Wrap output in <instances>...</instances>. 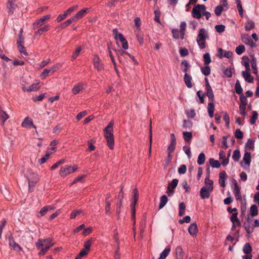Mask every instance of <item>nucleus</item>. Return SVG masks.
<instances>
[{
  "label": "nucleus",
  "instance_id": "c85d7f7f",
  "mask_svg": "<svg viewBox=\"0 0 259 259\" xmlns=\"http://www.w3.org/2000/svg\"><path fill=\"white\" fill-rule=\"evenodd\" d=\"M176 254L178 259H182L184 252L183 248L181 246H177L176 248Z\"/></svg>",
  "mask_w": 259,
  "mask_h": 259
},
{
  "label": "nucleus",
  "instance_id": "37998d69",
  "mask_svg": "<svg viewBox=\"0 0 259 259\" xmlns=\"http://www.w3.org/2000/svg\"><path fill=\"white\" fill-rule=\"evenodd\" d=\"M204 65H208L210 63L211 60L210 54L208 53H206L203 55Z\"/></svg>",
  "mask_w": 259,
  "mask_h": 259
},
{
  "label": "nucleus",
  "instance_id": "6ab92c4d",
  "mask_svg": "<svg viewBox=\"0 0 259 259\" xmlns=\"http://www.w3.org/2000/svg\"><path fill=\"white\" fill-rule=\"evenodd\" d=\"M184 82L188 88H191L192 87V78L191 75L188 73H185L184 77Z\"/></svg>",
  "mask_w": 259,
  "mask_h": 259
},
{
  "label": "nucleus",
  "instance_id": "bf43d9fd",
  "mask_svg": "<svg viewBox=\"0 0 259 259\" xmlns=\"http://www.w3.org/2000/svg\"><path fill=\"white\" fill-rule=\"evenodd\" d=\"M183 150L188 158H190L191 157V153L190 147L188 146H184L183 147Z\"/></svg>",
  "mask_w": 259,
  "mask_h": 259
},
{
  "label": "nucleus",
  "instance_id": "a18cd8bd",
  "mask_svg": "<svg viewBox=\"0 0 259 259\" xmlns=\"http://www.w3.org/2000/svg\"><path fill=\"white\" fill-rule=\"evenodd\" d=\"M134 23L135 27H136V29L135 31H140L141 30L140 26L141 25V19L139 17L135 18L134 20Z\"/></svg>",
  "mask_w": 259,
  "mask_h": 259
},
{
  "label": "nucleus",
  "instance_id": "f704fd0d",
  "mask_svg": "<svg viewBox=\"0 0 259 259\" xmlns=\"http://www.w3.org/2000/svg\"><path fill=\"white\" fill-rule=\"evenodd\" d=\"M204 183H205V186H204V187H206L209 188V189H211L213 190V182L212 180H211L209 179L208 177H207L205 178Z\"/></svg>",
  "mask_w": 259,
  "mask_h": 259
},
{
  "label": "nucleus",
  "instance_id": "5701e85b",
  "mask_svg": "<svg viewBox=\"0 0 259 259\" xmlns=\"http://www.w3.org/2000/svg\"><path fill=\"white\" fill-rule=\"evenodd\" d=\"M136 37L137 40L140 45H143L144 44V34L141 32V30L135 31Z\"/></svg>",
  "mask_w": 259,
  "mask_h": 259
},
{
  "label": "nucleus",
  "instance_id": "f03ea898",
  "mask_svg": "<svg viewBox=\"0 0 259 259\" xmlns=\"http://www.w3.org/2000/svg\"><path fill=\"white\" fill-rule=\"evenodd\" d=\"M54 244L53 239L50 237L46 239H39L35 243V246L37 248H47L48 250L53 246Z\"/></svg>",
  "mask_w": 259,
  "mask_h": 259
},
{
  "label": "nucleus",
  "instance_id": "aec40b11",
  "mask_svg": "<svg viewBox=\"0 0 259 259\" xmlns=\"http://www.w3.org/2000/svg\"><path fill=\"white\" fill-rule=\"evenodd\" d=\"M186 29V22L184 21L181 22L180 23V38L181 39H184Z\"/></svg>",
  "mask_w": 259,
  "mask_h": 259
},
{
  "label": "nucleus",
  "instance_id": "b1692460",
  "mask_svg": "<svg viewBox=\"0 0 259 259\" xmlns=\"http://www.w3.org/2000/svg\"><path fill=\"white\" fill-rule=\"evenodd\" d=\"M251 67L253 70V73L254 74L257 75L258 70H257V65H256V59L253 55L251 56Z\"/></svg>",
  "mask_w": 259,
  "mask_h": 259
},
{
  "label": "nucleus",
  "instance_id": "680f3d73",
  "mask_svg": "<svg viewBox=\"0 0 259 259\" xmlns=\"http://www.w3.org/2000/svg\"><path fill=\"white\" fill-rule=\"evenodd\" d=\"M9 118L8 114H0V124L3 125L5 121Z\"/></svg>",
  "mask_w": 259,
  "mask_h": 259
},
{
  "label": "nucleus",
  "instance_id": "2eb2a0df",
  "mask_svg": "<svg viewBox=\"0 0 259 259\" xmlns=\"http://www.w3.org/2000/svg\"><path fill=\"white\" fill-rule=\"evenodd\" d=\"M85 84L82 82H79L73 87L72 89V92L73 94L76 95L80 91L84 89Z\"/></svg>",
  "mask_w": 259,
  "mask_h": 259
},
{
  "label": "nucleus",
  "instance_id": "f8f14e48",
  "mask_svg": "<svg viewBox=\"0 0 259 259\" xmlns=\"http://www.w3.org/2000/svg\"><path fill=\"white\" fill-rule=\"evenodd\" d=\"M242 75L246 82L248 83H252L253 82V77L251 75L250 69L243 71L242 72Z\"/></svg>",
  "mask_w": 259,
  "mask_h": 259
},
{
  "label": "nucleus",
  "instance_id": "7c9ffc66",
  "mask_svg": "<svg viewBox=\"0 0 259 259\" xmlns=\"http://www.w3.org/2000/svg\"><path fill=\"white\" fill-rule=\"evenodd\" d=\"M209 162L210 166L213 168H219L221 166V163L218 160H215L213 158H210Z\"/></svg>",
  "mask_w": 259,
  "mask_h": 259
},
{
  "label": "nucleus",
  "instance_id": "dca6fc26",
  "mask_svg": "<svg viewBox=\"0 0 259 259\" xmlns=\"http://www.w3.org/2000/svg\"><path fill=\"white\" fill-rule=\"evenodd\" d=\"M219 55L218 57L220 58L224 57L227 58H230L232 56V53L229 51H224L221 48H219L218 50Z\"/></svg>",
  "mask_w": 259,
  "mask_h": 259
},
{
  "label": "nucleus",
  "instance_id": "8fccbe9b",
  "mask_svg": "<svg viewBox=\"0 0 259 259\" xmlns=\"http://www.w3.org/2000/svg\"><path fill=\"white\" fill-rule=\"evenodd\" d=\"M252 247L249 243H246L243 248V251L245 253L248 254L251 252Z\"/></svg>",
  "mask_w": 259,
  "mask_h": 259
},
{
  "label": "nucleus",
  "instance_id": "13d9d810",
  "mask_svg": "<svg viewBox=\"0 0 259 259\" xmlns=\"http://www.w3.org/2000/svg\"><path fill=\"white\" fill-rule=\"evenodd\" d=\"M228 138V136H223L222 137V146H221L222 147L225 148V149H227L229 147V146L227 144V139Z\"/></svg>",
  "mask_w": 259,
  "mask_h": 259
},
{
  "label": "nucleus",
  "instance_id": "39448f33",
  "mask_svg": "<svg viewBox=\"0 0 259 259\" xmlns=\"http://www.w3.org/2000/svg\"><path fill=\"white\" fill-rule=\"evenodd\" d=\"M93 63L94 67L98 71H101L104 68V65L101 62V60L99 56L97 55H94Z\"/></svg>",
  "mask_w": 259,
  "mask_h": 259
},
{
  "label": "nucleus",
  "instance_id": "9b49d317",
  "mask_svg": "<svg viewBox=\"0 0 259 259\" xmlns=\"http://www.w3.org/2000/svg\"><path fill=\"white\" fill-rule=\"evenodd\" d=\"M213 190L206 187H203L201 188L200 191V195L202 199H207L210 196V193Z\"/></svg>",
  "mask_w": 259,
  "mask_h": 259
},
{
  "label": "nucleus",
  "instance_id": "412c9836",
  "mask_svg": "<svg viewBox=\"0 0 259 259\" xmlns=\"http://www.w3.org/2000/svg\"><path fill=\"white\" fill-rule=\"evenodd\" d=\"M206 95L208 97L209 99L212 101L213 102L214 101V95L212 91V90L210 85V84H206Z\"/></svg>",
  "mask_w": 259,
  "mask_h": 259
},
{
  "label": "nucleus",
  "instance_id": "69168bd1",
  "mask_svg": "<svg viewBox=\"0 0 259 259\" xmlns=\"http://www.w3.org/2000/svg\"><path fill=\"white\" fill-rule=\"evenodd\" d=\"M178 184V180L176 179H173L170 183L168 184V186H170L171 189L175 190Z\"/></svg>",
  "mask_w": 259,
  "mask_h": 259
},
{
  "label": "nucleus",
  "instance_id": "de8ad7c7",
  "mask_svg": "<svg viewBox=\"0 0 259 259\" xmlns=\"http://www.w3.org/2000/svg\"><path fill=\"white\" fill-rule=\"evenodd\" d=\"M235 91L236 93L238 94H242V89L241 88V86L240 85V83L239 81V80H237L236 83H235Z\"/></svg>",
  "mask_w": 259,
  "mask_h": 259
},
{
  "label": "nucleus",
  "instance_id": "e433bc0d",
  "mask_svg": "<svg viewBox=\"0 0 259 259\" xmlns=\"http://www.w3.org/2000/svg\"><path fill=\"white\" fill-rule=\"evenodd\" d=\"M179 215L180 217H182L184 214L185 211L186 209V205L184 202H181L179 204Z\"/></svg>",
  "mask_w": 259,
  "mask_h": 259
},
{
  "label": "nucleus",
  "instance_id": "c756f323",
  "mask_svg": "<svg viewBox=\"0 0 259 259\" xmlns=\"http://www.w3.org/2000/svg\"><path fill=\"white\" fill-rule=\"evenodd\" d=\"M170 251V247H167L164 250L160 253L159 259H165L169 254Z\"/></svg>",
  "mask_w": 259,
  "mask_h": 259
},
{
  "label": "nucleus",
  "instance_id": "a878e982",
  "mask_svg": "<svg viewBox=\"0 0 259 259\" xmlns=\"http://www.w3.org/2000/svg\"><path fill=\"white\" fill-rule=\"evenodd\" d=\"M241 64L245 67V70L250 69L249 65V59L247 56H243L242 58Z\"/></svg>",
  "mask_w": 259,
  "mask_h": 259
},
{
  "label": "nucleus",
  "instance_id": "4468645a",
  "mask_svg": "<svg viewBox=\"0 0 259 259\" xmlns=\"http://www.w3.org/2000/svg\"><path fill=\"white\" fill-rule=\"evenodd\" d=\"M17 0H8V8L9 15H12L16 9L17 7Z\"/></svg>",
  "mask_w": 259,
  "mask_h": 259
},
{
  "label": "nucleus",
  "instance_id": "ddd939ff",
  "mask_svg": "<svg viewBox=\"0 0 259 259\" xmlns=\"http://www.w3.org/2000/svg\"><path fill=\"white\" fill-rule=\"evenodd\" d=\"M8 242L10 246L12 247L15 251L19 252L22 250V248L15 241L13 237L11 236L9 237Z\"/></svg>",
  "mask_w": 259,
  "mask_h": 259
},
{
  "label": "nucleus",
  "instance_id": "4d7b16f0",
  "mask_svg": "<svg viewBox=\"0 0 259 259\" xmlns=\"http://www.w3.org/2000/svg\"><path fill=\"white\" fill-rule=\"evenodd\" d=\"M88 251L83 248L81 250L78 255L76 257L75 259H81L82 257L88 254Z\"/></svg>",
  "mask_w": 259,
  "mask_h": 259
},
{
  "label": "nucleus",
  "instance_id": "f3484780",
  "mask_svg": "<svg viewBox=\"0 0 259 259\" xmlns=\"http://www.w3.org/2000/svg\"><path fill=\"white\" fill-rule=\"evenodd\" d=\"M227 176L225 171H222L219 174V183L221 187H225V180L227 179Z\"/></svg>",
  "mask_w": 259,
  "mask_h": 259
},
{
  "label": "nucleus",
  "instance_id": "cd10ccee",
  "mask_svg": "<svg viewBox=\"0 0 259 259\" xmlns=\"http://www.w3.org/2000/svg\"><path fill=\"white\" fill-rule=\"evenodd\" d=\"M168 201L167 197L166 195H162L160 199V203L159 205V208H162L167 203Z\"/></svg>",
  "mask_w": 259,
  "mask_h": 259
},
{
  "label": "nucleus",
  "instance_id": "5fc2aeb1",
  "mask_svg": "<svg viewBox=\"0 0 259 259\" xmlns=\"http://www.w3.org/2000/svg\"><path fill=\"white\" fill-rule=\"evenodd\" d=\"M176 142H171L167 148V153H172L175 149Z\"/></svg>",
  "mask_w": 259,
  "mask_h": 259
},
{
  "label": "nucleus",
  "instance_id": "7ed1b4c3",
  "mask_svg": "<svg viewBox=\"0 0 259 259\" xmlns=\"http://www.w3.org/2000/svg\"><path fill=\"white\" fill-rule=\"evenodd\" d=\"M206 7L204 5H197L194 6L192 11V16L195 18L200 19Z\"/></svg>",
  "mask_w": 259,
  "mask_h": 259
},
{
  "label": "nucleus",
  "instance_id": "09e8293b",
  "mask_svg": "<svg viewBox=\"0 0 259 259\" xmlns=\"http://www.w3.org/2000/svg\"><path fill=\"white\" fill-rule=\"evenodd\" d=\"M72 12H67V10L65 11L64 14L59 15L58 17L57 18V21L58 22H60L62 20H63L66 17H67L69 14L71 13Z\"/></svg>",
  "mask_w": 259,
  "mask_h": 259
},
{
  "label": "nucleus",
  "instance_id": "774afa93",
  "mask_svg": "<svg viewBox=\"0 0 259 259\" xmlns=\"http://www.w3.org/2000/svg\"><path fill=\"white\" fill-rule=\"evenodd\" d=\"M187 170V167L185 165L183 164L178 169V173L179 174H184L186 173Z\"/></svg>",
  "mask_w": 259,
  "mask_h": 259
},
{
  "label": "nucleus",
  "instance_id": "1a4fd4ad",
  "mask_svg": "<svg viewBox=\"0 0 259 259\" xmlns=\"http://www.w3.org/2000/svg\"><path fill=\"white\" fill-rule=\"evenodd\" d=\"M233 183L234 185V187L233 188V193L234 196L237 200L242 201V196L240 192V188L239 187L237 181L235 180H234Z\"/></svg>",
  "mask_w": 259,
  "mask_h": 259
},
{
  "label": "nucleus",
  "instance_id": "3c124183",
  "mask_svg": "<svg viewBox=\"0 0 259 259\" xmlns=\"http://www.w3.org/2000/svg\"><path fill=\"white\" fill-rule=\"evenodd\" d=\"M82 50V47H78L76 50L73 53V54L71 56V58L72 59H76L78 55H79L80 52Z\"/></svg>",
  "mask_w": 259,
  "mask_h": 259
},
{
  "label": "nucleus",
  "instance_id": "a211bd4d",
  "mask_svg": "<svg viewBox=\"0 0 259 259\" xmlns=\"http://www.w3.org/2000/svg\"><path fill=\"white\" fill-rule=\"evenodd\" d=\"M22 126L25 128H30L32 127L36 128V127L33 124L32 119L28 117H27L25 118L24 120L22 123Z\"/></svg>",
  "mask_w": 259,
  "mask_h": 259
},
{
  "label": "nucleus",
  "instance_id": "6e6552de",
  "mask_svg": "<svg viewBox=\"0 0 259 259\" xmlns=\"http://www.w3.org/2000/svg\"><path fill=\"white\" fill-rule=\"evenodd\" d=\"M22 29H21L20 31V33L19 35V39L17 40L18 48L19 52L21 54L24 55L25 56H27L28 53H27L25 47L22 45V42L23 40V38L22 37Z\"/></svg>",
  "mask_w": 259,
  "mask_h": 259
},
{
  "label": "nucleus",
  "instance_id": "9d476101",
  "mask_svg": "<svg viewBox=\"0 0 259 259\" xmlns=\"http://www.w3.org/2000/svg\"><path fill=\"white\" fill-rule=\"evenodd\" d=\"M242 41L246 45L250 46L252 48L255 47V44L253 41L248 34H244L241 36Z\"/></svg>",
  "mask_w": 259,
  "mask_h": 259
},
{
  "label": "nucleus",
  "instance_id": "864d4df0",
  "mask_svg": "<svg viewBox=\"0 0 259 259\" xmlns=\"http://www.w3.org/2000/svg\"><path fill=\"white\" fill-rule=\"evenodd\" d=\"M172 37L176 39H178L180 38V31L178 29H173L171 30Z\"/></svg>",
  "mask_w": 259,
  "mask_h": 259
},
{
  "label": "nucleus",
  "instance_id": "6e6d98bb",
  "mask_svg": "<svg viewBox=\"0 0 259 259\" xmlns=\"http://www.w3.org/2000/svg\"><path fill=\"white\" fill-rule=\"evenodd\" d=\"M225 26L223 24L217 25L215 29L219 33H222L225 31Z\"/></svg>",
  "mask_w": 259,
  "mask_h": 259
},
{
  "label": "nucleus",
  "instance_id": "f257e3e1",
  "mask_svg": "<svg viewBox=\"0 0 259 259\" xmlns=\"http://www.w3.org/2000/svg\"><path fill=\"white\" fill-rule=\"evenodd\" d=\"M209 38L208 31L205 28H201L198 31L196 41L199 47L203 49L206 47L205 40Z\"/></svg>",
  "mask_w": 259,
  "mask_h": 259
},
{
  "label": "nucleus",
  "instance_id": "338daca9",
  "mask_svg": "<svg viewBox=\"0 0 259 259\" xmlns=\"http://www.w3.org/2000/svg\"><path fill=\"white\" fill-rule=\"evenodd\" d=\"M183 126L184 128H190L192 126V123L189 120H184Z\"/></svg>",
  "mask_w": 259,
  "mask_h": 259
},
{
  "label": "nucleus",
  "instance_id": "a19ab883",
  "mask_svg": "<svg viewBox=\"0 0 259 259\" xmlns=\"http://www.w3.org/2000/svg\"><path fill=\"white\" fill-rule=\"evenodd\" d=\"M250 212L251 215L253 217L258 214L257 207L255 205H252L250 208Z\"/></svg>",
  "mask_w": 259,
  "mask_h": 259
},
{
  "label": "nucleus",
  "instance_id": "c03bdc74",
  "mask_svg": "<svg viewBox=\"0 0 259 259\" xmlns=\"http://www.w3.org/2000/svg\"><path fill=\"white\" fill-rule=\"evenodd\" d=\"M245 51V48L243 45H239L236 47L235 52L237 55H240Z\"/></svg>",
  "mask_w": 259,
  "mask_h": 259
},
{
  "label": "nucleus",
  "instance_id": "79ce46f5",
  "mask_svg": "<svg viewBox=\"0 0 259 259\" xmlns=\"http://www.w3.org/2000/svg\"><path fill=\"white\" fill-rule=\"evenodd\" d=\"M240 158V153L239 150L236 149L234 151L232 158L235 161H238Z\"/></svg>",
  "mask_w": 259,
  "mask_h": 259
},
{
  "label": "nucleus",
  "instance_id": "2f4dec72",
  "mask_svg": "<svg viewBox=\"0 0 259 259\" xmlns=\"http://www.w3.org/2000/svg\"><path fill=\"white\" fill-rule=\"evenodd\" d=\"M235 3L237 5V7L238 10V12L239 13V15L241 17H243V10L241 4V2L240 0H235Z\"/></svg>",
  "mask_w": 259,
  "mask_h": 259
},
{
  "label": "nucleus",
  "instance_id": "393cba45",
  "mask_svg": "<svg viewBox=\"0 0 259 259\" xmlns=\"http://www.w3.org/2000/svg\"><path fill=\"white\" fill-rule=\"evenodd\" d=\"M243 160L245 164L249 167L251 162V154L250 152H246L244 155Z\"/></svg>",
  "mask_w": 259,
  "mask_h": 259
},
{
  "label": "nucleus",
  "instance_id": "0e129e2a",
  "mask_svg": "<svg viewBox=\"0 0 259 259\" xmlns=\"http://www.w3.org/2000/svg\"><path fill=\"white\" fill-rule=\"evenodd\" d=\"M50 72L51 71L49 68L45 69L40 74V77L42 79L45 78Z\"/></svg>",
  "mask_w": 259,
  "mask_h": 259
},
{
  "label": "nucleus",
  "instance_id": "4be33fe9",
  "mask_svg": "<svg viewBox=\"0 0 259 259\" xmlns=\"http://www.w3.org/2000/svg\"><path fill=\"white\" fill-rule=\"evenodd\" d=\"M188 231L190 234L192 236H194L197 234L198 230L197 226L196 223H192L190 225L188 228Z\"/></svg>",
  "mask_w": 259,
  "mask_h": 259
},
{
  "label": "nucleus",
  "instance_id": "0eeeda50",
  "mask_svg": "<svg viewBox=\"0 0 259 259\" xmlns=\"http://www.w3.org/2000/svg\"><path fill=\"white\" fill-rule=\"evenodd\" d=\"M228 9V4L226 1H223L221 2V5L217 6L214 10L215 14L217 16L221 15L223 11H227Z\"/></svg>",
  "mask_w": 259,
  "mask_h": 259
},
{
  "label": "nucleus",
  "instance_id": "bb28decb",
  "mask_svg": "<svg viewBox=\"0 0 259 259\" xmlns=\"http://www.w3.org/2000/svg\"><path fill=\"white\" fill-rule=\"evenodd\" d=\"M108 50H109V56L111 58V61L112 62V63L114 65V70L116 72V73H117V75L118 76H119V71H118V70L116 67V62H115V60L113 56V54L110 50V48L109 47L108 48Z\"/></svg>",
  "mask_w": 259,
  "mask_h": 259
},
{
  "label": "nucleus",
  "instance_id": "603ef678",
  "mask_svg": "<svg viewBox=\"0 0 259 259\" xmlns=\"http://www.w3.org/2000/svg\"><path fill=\"white\" fill-rule=\"evenodd\" d=\"M44 22L45 21H43L41 18L36 20L33 24L34 28H38L42 26L44 24Z\"/></svg>",
  "mask_w": 259,
  "mask_h": 259
},
{
  "label": "nucleus",
  "instance_id": "20e7f679",
  "mask_svg": "<svg viewBox=\"0 0 259 259\" xmlns=\"http://www.w3.org/2000/svg\"><path fill=\"white\" fill-rule=\"evenodd\" d=\"M77 169V166L75 165L71 166V165H67L65 166L62 167L59 171V175L63 177L66 176L72 172L75 171Z\"/></svg>",
  "mask_w": 259,
  "mask_h": 259
},
{
  "label": "nucleus",
  "instance_id": "72a5a7b5",
  "mask_svg": "<svg viewBox=\"0 0 259 259\" xmlns=\"http://www.w3.org/2000/svg\"><path fill=\"white\" fill-rule=\"evenodd\" d=\"M201 71L205 76H207L210 73V68L208 65H204V66L201 68Z\"/></svg>",
  "mask_w": 259,
  "mask_h": 259
},
{
  "label": "nucleus",
  "instance_id": "052dcab7",
  "mask_svg": "<svg viewBox=\"0 0 259 259\" xmlns=\"http://www.w3.org/2000/svg\"><path fill=\"white\" fill-rule=\"evenodd\" d=\"M104 136L105 138L113 137V130H104Z\"/></svg>",
  "mask_w": 259,
  "mask_h": 259
},
{
  "label": "nucleus",
  "instance_id": "58836bf2",
  "mask_svg": "<svg viewBox=\"0 0 259 259\" xmlns=\"http://www.w3.org/2000/svg\"><path fill=\"white\" fill-rule=\"evenodd\" d=\"M183 135L185 142L191 141L192 138V134L191 132H183Z\"/></svg>",
  "mask_w": 259,
  "mask_h": 259
},
{
  "label": "nucleus",
  "instance_id": "4c0bfd02",
  "mask_svg": "<svg viewBox=\"0 0 259 259\" xmlns=\"http://www.w3.org/2000/svg\"><path fill=\"white\" fill-rule=\"evenodd\" d=\"M205 160V154L202 152L199 154L198 157L197 163L199 165H202L204 163Z\"/></svg>",
  "mask_w": 259,
  "mask_h": 259
},
{
  "label": "nucleus",
  "instance_id": "473e14b6",
  "mask_svg": "<svg viewBox=\"0 0 259 259\" xmlns=\"http://www.w3.org/2000/svg\"><path fill=\"white\" fill-rule=\"evenodd\" d=\"M254 26V22L252 20H248L245 23V28L246 30L249 31L252 29Z\"/></svg>",
  "mask_w": 259,
  "mask_h": 259
},
{
  "label": "nucleus",
  "instance_id": "c9c22d12",
  "mask_svg": "<svg viewBox=\"0 0 259 259\" xmlns=\"http://www.w3.org/2000/svg\"><path fill=\"white\" fill-rule=\"evenodd\" d=\"M89 8H84L77 12L75 15L77 19H80L81 18L83 17L85 14L88 12L89 10Z\"/></svg>",
  "mask_w": 259,
  "mask_h": 259
},
{
  "label": "nucleus",
  "instance_id": "e2e57ef3",
  "mask_svg": "<svg viewBox=\"0 0 259 259\" xmlns=\"http://www.w3.org/2000/svg\"><path fill=\"white\" fill-rule=\"evenodd\" d=\"M235 136L237 139H242L243 137V133L240 129H237L235 133Z\"/></svg>",
  "mask_w": 259,
  "mask_h": 259
},
{
  "label": "nucleus",
  "instance_id": "49530a36",
  "mask_svg": "<svg viewBox=\"0 0 259 259\" xmlns=\"http://www.w3.org/2000/svg\"><path fill=\"white\" fill-rule=\"evenodd\" d=\"M237 215V213H233L230 218V220L233 224H235V223H237L238 225H240V223L238 219Z\"/></svg>",
  "mask_w": 259,
  "mask_h": 259
},
{
  "label": "nucleus",
  "instance_id": "423d86ee",
  "mask_svg": "<svg viewBox=\"0 0 259 259\" xmlns=\"http://www.w3.org/2000/svg\"><path fill=\"white\" fill-rule=\"evenodd\" d=\"M24 81H23L21 82V85L22 86V89L23 91L25 92H34L37 91L39 88H40V82H38L35 83H33L31 84L30 86L27 87L25 86L24 84L23 83Z\"/></svg>",
  "mask_w": 259,
  "mask_h": 259
},
{
  "label": "nucleus",
  "instance_id": "ea45409f",
  "mask_svg": "<svg viewBox=\"0 0 259 259\" xmlns=\"http://www.w3.org/2000/svg\"><path fill=\"white\" fill-rule=\"evenodd\" d=\"M105 139L107 141V145L109 147V148L110 149H113L114 148V145L113 137H110V138H106Z\"/></svg>",
  "mask_w": 259,
  "mask_h": 259
}]
</instances>
